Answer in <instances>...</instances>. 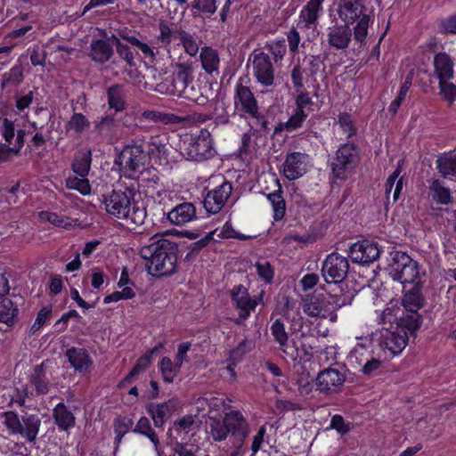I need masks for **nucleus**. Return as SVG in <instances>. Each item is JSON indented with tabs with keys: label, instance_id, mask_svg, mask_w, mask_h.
I'll use <instances>...</instances> for the list:
<instances>
[{
	"label": "nucleus",
	"instance_id": "f257e3e1",
	"mask_svg": "<svg viewBox=\"0 0 456 456\" xmlns=\"http://www.w3.org/2000/svg\"><path fill=\"white\" fill-rule=\"evenodd\" d=\"M177 244L167 239H151V243L142 246L140 256L145 260V268L154 277L171 275L177 263Z\"/></svg>",
	"mask_w": 456,
	"mask_h": 456
},
{
	"label": "nucleus",
	"instance_id": "f03ea898",
	"mask_svg": "<svg viewBox=\"0 0 456 456\" xmlns=\"http://www.w3.org/2000/svg\"><path fill=\"white\" fill-rule=\"evenodd\" d=\"M102 203L108 214L123 220L131 230L142 225L145 221V208L131 202L130 191L114 190L103 196Z\"/></svg>",
	"mask_w": 456,
	"mask_h": 456
},
{
	"label": "nucleus",
	"instance_id": "7ed1b4c3",
	"mask_svg": "<svg viewBox=\"0 0 456 456\" xmlns=\"http://www.w3.org/2000/svg\"><path fill=\"white\" fill-rule=\"evenodd\" d=\"M250 432L249 425L240 411H231L223 419L209 417L208 434L215 442H245Z\"/></svg>",
	"mask_w": 456,
	"mask_h": 456
},
{
	"label": "nucleus",
	"instance_id": "20e7f679",
	"mask_svg": "<svg viewBox=\"0 0 456 456\" xmlns=\"http://www.w3.org/2000/svg\"><path fill=\"white\" fill-rule=\"evenodd\" d=\"M352 294L342 297L331 296V293H320L306 297L303 299V312L311 317H320L336 322V311L352 304Z\"/></svg>",
	"mask_w": 456,
	"mask_h": 456
},
{
	"label": "nucleus",
	"instance_id": "39448f33",
	"mask_svg": "<svg viewBox=\"0 0 456 456\" xmlns=\"http://www.w3.org/2000/svg\"><path fill=\"white\" fill-rule=\"evenodd\" d=\"M180 151L187 159L197 162L208 160L216 154L213 138L207 129H201L198 134L186 135Z\"/></svg>",
	"mask_w": 456,
	"mask_h": 456
},
{
	"label": "nucleus",
	"instance_id": "423d86ee",
	"mask_svg": "<svg viewBox=\"0 0 456 456\" xmlns=\"http://www.w3.org/2000/svg\"><path fill=\"white\" fill-rule=\"evenodd\" d=\"M193 67L191 62H176L173 65L171 79L157 84L156 90L171 96L181 94L193 82Z\"/></svg>",
	"mask_w": 456,
	"mask_h": 456
},
{
	"label": "nucleus",
	"instance_id": "0eeeda50",
	"mask_svg": "<svg viewBox=\"0 0 456 456\" xmlns=\"http://www.w3.org/2000/svg\"><path fill=\"white\" fill-rule=\"evenodd\" d=\"M360 160L358 146L347 142L342 144L331 163L333 175L338 179H345L348 172L355 168Z\"/></svg>",
	"mask_w": 456,
	"mask_h": 456
},
{
	"label": "nucleus",
	"instance_id": "6e6552de",
	"mask_svg": "<svg viewBox=\"0 0 456 456\" xmlns=\"http://www.w3.org/2000/svg\"><path fill=\"white\" fill-rule=\"evenodd\" d=\"M142 141V138L136 137L134 144L125 147L116 161L128 177H132L137 173L143 175V172L140 171L145 152L144 146L141 143Z\"/></svg>",
	"mask_w": 456,
	"mask_h": 456
},
{
	"label": "nucleus",
	"instance_id": "1a4fd4ad",
	"mask_svg": "<svg viewBox=\"0 0 456 456\" xmlns=\"http://www.w3.org/2000/svg\"><path fill=\"white\" fill-rule=\"evenodd\" d=\"M348 271L347 258L332 252L322 263V275L327 283H341L346 278Z\"/></svg>",
	"mask_w": 456,
	"mask_h": 456
},
{
	"label": "nucleus",
	"instance_id": "9d476101",
	"mask_svg": "<svg viewBox=\"0 0 456 456\" xmlns=\"http://www.w3.org/2000/svg\"><path fill=\"white\" fill-rule=\"evenodd\" d=\"M252 70L256 81L263 86L268 87L274 85L275 67L269 53L255 51L252 53Z\"/></svg>",
	"mask_w": 456,
	"mask_h": 456
},
{
	"label": "nucleus",
	"instance_id": "9b49d317",
	"mask_svg": "<svg viewBox=\"0 0 456 456\" xmlns=\"http://www.w3.org/2000/svg\"><path fill=\"white\" fill-rule=\"evenodd\" d=\"M235 112L241 118L257 117V101L248 86L239 83L234 94Z\"/></svg>",
	"mask_w": 456,
	"mask_h": 456
},
{
	"label": "nucleus",
	"instance_id": "f8f14e48",
	"mask_svg": "<svg viewBox=\"0 0 456 456\" xmlns=\"http://www.w3.org/2000/svg\"><path fill=\"white\" fill-rule=\"evenodd\" d=\"M345 380V375L338 370L328 368L317 375L316 389L324 394H336L342 389Z\"/></svg>",
	"mask_w": 456,
	"mask_h": 456
},
{
	"label": "nucleus",
	"instance_id": "ddd939ff",
	"mask_svg": "<svg viewBox=\"0 0 456 456\" xmlns=\"http://www.w3.org/2000/svg\"><path fill=\"white\" fill-rule=\"evenodd\" d=\"M230 295L236 308L239 310V316L235 322L241 324L249 316L251 311L255 310L257 301L250 297L248 289L243 285L234 286L231 289Z\"/></svg>",
	"mask_w": 456,
	"mask_h": 456
},
{
	"label": "nucleus",
	"instance_id": "4468645a",
	"mask_svg": "<svg viewBox=\"0 0 456 456\" xmlns=\"http://www.w3.org/2000/svg\"><path fill=\"white\" fill-rule=\"evenodd\" d=\"M380 255L377 242L363 240L354 243L348 251V256L354 263L369 264L375 261Z\"/></svg>",
	"mask_w": 456,
	"mask_h": 456
},
{
	"label": "nucleus",
	"instance_id": "2eb2a0df",
	"mask_svg": "<svg viewBox=\"0 0 456 456\" xmlns=\"http://www.w3.org/2000/svg\"><path fill=\"white\" fill-rule=\"evenodd\" d=\"M232 191V185L228 181L209 191L205 196L203 204L206 211L210 214L218 213L225 205Z\"/></svg>",
	"mask_w": 456,
	"mask_h": 456
},
{
	"label": "nucleus",
	"instance_id": "dca6fc26",
	"mask_svg": "<svg viewBox=\"0 0 456 456\" xmlns=\"http://www.w3.org/2000/svg\"><path fill=\"white\" fill-rule=\"evenodd\" d=\"M409 340L407 332L403 329H395V330H387L382 334L379 346L383 350H387L391 355L399 354L406 346Z\"/></svg>",
	"mask_w": 456,
	"mask_h": 456
},
{
	"label": "nucleus",
	"instance_id": "f3484780",
	"mask_svg": "<svg viewBox=\"0 0 456 456\" xmlns=\"http://www.w3.org/2000/svg\"><path fill=\"white\" fill-rule=\"evenodd\" d=\"M65 355L76 371L84 374L91 371L94 362L86 349L72 346L66 351Z\"/></svg>",
	"mask_w": 456,
	"mask_h": 456
},
{
	"label": "nucleus",
	"instance_id": "a211bd4d",
	"mask_svg": "<svg viewBox=\"0 0 456 456\" xmlns=\"http://www.w3.org/2000/svg\"><path fill=\"white\" fill-rule=\"evenodd\" d=\"M363 0H339L338 13L346 24H353L361 18L365 10Z\"/></svg>",
	"mask_w": 456,
	"mask_h": 456
},
{
	"label": "nucleus",
	"instance_id": "6ab92c4d",
	"mask_svg": "<svg viewBox=\"0 0 456 456\" xmlns=\"http://www.w3.org/2000/svg\"><path fill=\"white\" fill-rule=\"evenodd\" d=\"M306 157L301 152H292L286 156L283 163V174L289 180L297 179L305 173Z\"/></svg>",
	"mask_w": 456,
	"mask_h": 456
},
{
	"label": "nucleus",
	"instance_id": "aec40b11",
	"mask_svg": "<svg viewBox=\"0 0 456 456\" xmlns=\"http://www.w3.org/2000/svg\"><path fill=\"white\" fill-rule=\"evenodd\" d=\"M324 0H310L300 12L297 27L299 28H309L315 26L322 12Z\"/></svg>",
	"mask_w": 456,
	"mask_h": 456
},
{
	"label": "nucleus",
	"instance_id": "412c9836",
	"mask_svg": "<svg viewBox=\"0 0 456 456\" xmlns=\"http://www.w3.org/2000/svg\"><path fill=\"white\" fill-rule=\"evenodd\" d=\"M113 55V46L109 40L94 39L89 47L88 56L96 63L103 64Z\"/></svg>",
	"mask_w": 456,
	"mask_h": 456
},
{
	"label": "nucleus",
	"instance_id": "4be33fe9",
	"mask_svg": "<svg viewBox=\"0 0 456 456\" xmlns=\"http://www.w3.org/2000/svg\"><path fill=\"white\" fill-rule=\"evenodd\" d=\"M195 217V207L190 202L181 203L167 213V219L175 225H183Z\"/></svg>",
	"mask_w": 456,
	"mask_h": 456
},
{
	"label": "nucleus",
	"instance_id": "5701e85b",
	"mask_svg": "<svg viewBox=\"0 0 456 456\" xmlns=\"http://www.w3.org/2000/svg\"><path fill=\"white\" fill-rule=\"evenodd\" d=\"M159 34L156 36V42L159 47H168L174 39L179 38V33L183 29L177 28L173 22H167L165 20H159L158 23Z\"/></svg>",
	"mask_w": 456,
	"mask_h": 456
},
{
	"label": "nucleus",
	"instance_id": "b1692460",
	"mask_svg": "<svg viewBox=\"0 0 456 456\" xmlns=\"http://www.w3.org/2000/svg\"><path fill=\"white\" fill-rule=\"evenodd\" d=\"M345 24L329 28V44L336 49H345L349 45L352 37V29Z\"/></svg>",
	"mask_w": 456,
	"mask_h": 456
},
{
	"label": "nucleus",
	"instance_id": "393cba45",
	"mask_svg": "<svg viewBox=\"0 0 456 456\" xmlns=\"http://www.w3.org/2000/svg\"><path fill=\"white\" fill-rule=\"evenodd\" d=\"M413 259L403 251L395 250L390 252V256L387 264V273L389 276L395 281L400 273L411 264Z\"/></svg>",
	"mask_w": 456,
	"mask_h": 456
},
{
	"label": "nucleus",
	"instance_id": "a878e982",
	"mask_svg": "<svg viewBox=\"0 0 456 456\" xmlns=\"http://www.w3.org/2000/svg\"><path fill=\"white\" fill-rule=\"evenodd\" d=\"M53 418L58 428L67 431L76 425V418L63 402L59 403L53 410Z\"/></svg>",
	"mask_w": 456,
	"mask_h": 456
},
{
	"label": "nucleus",
	"instance_id": "bb28decb",
	"mask_svg": "<svg viewBox=\"0 0 456 456\" xmlns=\"http://www.w3.org/2000/svg\"><path fill=\"white\" fill-rule=\"evenodd\" d=\"M421 282H416L405 292L402 300L405 311L418 312L421 307H423L425 298L421 293Z\"/></svg>",
	"mask_w": 456,
	"mask_h": 456
},
{
	"label": "nucleus",
	"instance_id": "cd10ccee",
	"mask_svg": "<svg viewBox=\"0 0 456 456\" xmlns=\"http://www.w3.org/2000/svg\"><path fill=\"white\" fill-rule=\"evenodd\" d=\"M270 330L274 340L279 344L280 349L292 359L296 358L295 351L289 346V335L284 323L277 319L273 322Z\"/></svg>",
	"mask_w": 456,
	"mask_h": 456
},
{
	"label": "nucleus",
	"instance_id": "c85d7f7f",
	"mask_svg": "<svg viewBox=\"0 0 456 456\" xmlns=\"http://www.w3.org/2000/svg\"><path fill=\"white\" fill-rule=\"evenodd\" d=\"M142 118L163 125L182 124L190 120L189 117H179L173 113H166L159 110H144L142 113Z\"/></svg>",
	"mask_w": 456,
	"mask_h": 456
},
{
	"label": "nucleus",
	"instance_id": "c756f323",
	"mask_svg": "<svg viewBox=\"0 0 456 456\" xmlns=\"http://www.w3.org/2000/svg\"><path fill=\"white\" fill-rule=\"evenodd\" d=\"M435 74L439 81L448 80L453 75V63L448 54L439 53L434 57Z\"/></svg>",
	"mask_w": 456,
	"mask_h": 456
},
{
	"label": "nucleus",
	"instance_id": "7c9ffc66",
	"mask_svg": "<svg viewBox=\"0 0 456 456\" xmlns=\"http://www.w3.org/2000/svg\"><path fill=\"white\" fill-rule=\"evenodd\" d=\"M40 426L41 419L37 415L25 414L21 418V431L20 435L28 442L33 443L37 439Z\"/></svg>",
	"mask_w": 456,
	"mask_h": 456
},
{
	"label": "nucleus",
	"instance_id": "2f4dec72",
	"mask_svg": "<svg viewBox=\"0 0 456 456\" xmlns=\"http://www.w3.org/2000/svg\"><path fill=\"white\" fill-rule=\"evenodd\" d=\"M147 411L152 418L155 427L161 428L170 418L173 411V405L169 403H152L148 405Z\"/></svg>",
	"mask_w": 456,
	"mask_h": 456
},
{
	"label": "nucleus",
	"instance_id": "473e14b6",
	"mask_svg": "<svg viewBox=\"0 0 456 456\" xmlns=\"http://www.w3.org/2000/svg\"><path fill=\"white\" fill-rule=\"evenodd\" d=\"M401 172V164L398 162L396 168L388 176L385 184V194L387 200H389L391 194L394 202L399 199L401 191L403 189V178H399Z\"/></svg>",
	"mask_w": 456,
	"mask_h": 456
},
{
	"label": "nucleus",
	"instance_id": "72a5a7b5",
	"mask_svg": "<svg viewBox=\"0 0 456 456\" xmlns=\"http://www.w3.org/2000/svg\"><path fill=\"white\" fill-rule=\"evenodd\" d=\"M436 168L444 178L456 177V154H442L436 160Z\"/></svg>",
	"mask_w": 456,
	"mask_h": 456
},
{
	"label": "nucleus",
	"instance_id": "f704fd0d",
	"mask_svg": "<svg viewBox=\"0 0 456 456\" xmlns=\"http://www.w3.org/2000/svg\"><path fill=\"white\" fill-rule=\"evenodd\" d=\"M200 58L202 69L208 73L218 72L219 56L216 50L208 46L201 47Z\"/></svg>",
	"mask_w": 456,
	"mask_h": 456
},
{
	"label": "nucleus",
	"instance_id": "c9c22d12",
	"mask_svg": "<svg viewBox=\"0 0 456 456\" xmlns=\"http://www.w3.org/2000/svg\"><path fill=\"white\" fill-rule=\"evenodd\" d=\"M422 319L416 311H405L397 318V329H403L407 334H413L421 325Z\"/></svg>",
	"mask_w": 456,
	"mask_h": 456
},
{
	"label": "nucleus",
	"instance_id": "e433bc0d",
	"mask_svg": "<svg viewBox=\"0 0 456 456\" xmlns=\"http://www.w3.org/2000/svg\"><path fill=\"white\" fill-rule=\"evenodd\" d=\"M429 196L437 204L447 205L452 198L449 188L444 185V183L438 179L432 180L429 184Z\"/></svg>",
	"mask_w": 456,
	"mask_h": 456
},
{
	"label": "nucleus",
	"instance_id": "4c0bfd02",
	"mask_svg": "<svg viewBox=\"0 0 456 456\" xmlns=\"http://www.w3.org/2000/svg\"><path fill=\"white\" fill-rule=\"evenodd\" d=\"M29 382L34 386L37 395H46L49 391V381L46 378L44 363L36 365L29 377Z\"/></svg>",
	"mask_w": 456,
	"mask_h": 456
},
{
	"label": "nucleus",
	"instance_id": "58836bf2",
	"mask_svg": "<svg viewBox=\"0 0 456 456\" xmlns=\"http://www.w3.org/2000/svg\"><path fill=\"white\" fill-rule=\"evenodd\" d=\"M18 308L13 302L8 298L4 297L0 301V322L12 327L17 321Z\"/></svg>",
	"mask_w": 456,
	"mask_h": 456
},
{
	"label": "nucleus",
	"instance_id": "ea45409f",
	"mask_svg": "<svg viewBox=\"0 0 456 456\" xmlns=\"http://www.w3.org/2000/svg\"><path fill=\"white\" fill-rule=\"evenodd\" d=\"M91 151L77 152L72 161L71 167L74 173L81 177H86L91 167Z\"/></svg>",
	"mask_w": 456,
	"mask_h": 456
},
{
	"label": "nucleus",
	"instance_id": "a19ab883",
	"mask_svg": "<svg viewBox=\"0 0 456 456\" xmlns=\"http://www.w3.org/2000/svg\"><path fill=\"white\" fill-rule=\"evenodd\" d=\"M147 144L149 154L158 158H162L167 155V138L165 134L151 135Z\"/></svg>",
	"mask_w": 456,
	"mask_h": 456
},
{
	"label": "nucleus",
	"instance_id": "79ce46f5",
	"mask_svg": "<svg viewBox=\"0 0 456 456\" xmlns=\"http://www.w3.org/2000/svg\"><path fill=\"white\" fill-rule=\"evenodd\" d=\"M108 103L110 109L115 111H121L126 108L125 94L123 87L119 85L111 86L108 91Z\"/></svg>",
	"mask_w": 456,
	"mask_h": 456
},
{
	"label": "nucleus",
	"instance_id": "37998d69",
	"mask_svg": "<svg viewBox=\"0 0 456 456\" xmlns=\"http://www.w3.org/2000/svg\"><path fill=\"white\" fill-rule=\"evenodd\" d=\"M179 41L182 45L184 52L194 57L200 51V40L195 35L191 34L190 32L183 30L179 33Z\"/></svg>",
	"mask_w": 456,
	"mask_h": 456
},
{
	"label": "nucleus",
	"instance_id": "c03bdc74",
	"mask_svg": "<svg viewBox=\"0 0 456 456\" xmlns=\"http://www.w3.org/2000/svg\"><path fill=\"white\" fill-rule=\"evenodd\" d=\"M281 193L282 191L279 187V189L276 191L269 193L267 195V199L269 200L273 207V219L275 221L281 220L286 213V203Z\"/></svg>",
	"mask_w": 456,
	"mask_h": 456
},
{
	"label": "nucleus",
	"instance_id": "a18cd8bd",
	"mask_svg": "<svg viewBox=\"0 0 456 456\" xmlns=\"http://www.w3.org/2000/svg\"><path fill=\"white\" fill-rule=\"evenodd\" d=\"M419 266L417 261L413 260L411 264L408 265V266L400 273V276H397L395 281H400L402 284H412L414 285L416 282H420L419 281Z\"/></svg>",
	"mask_w": 456,
	"mask_h": 456
},
{
	"label": "nucleus",
	"instance_id": "49530a36",
	"mask_svg": "<svg viewBox=\"0 0 456 456\" xmlns=\"http://www.w3.org/2000/svg\"><path fill=\"white\" fill-rule=\"evenodd\" d=\"M181 366H177L168 357H163L159 362V368L161 370L163 380L167 383L174 381L175 377L177 375Z\"/></svg>",
	"mask_w": 456,
	"mask_h": 456
},
{
	"label": "nucleus",
	"instance_id": "de8ad7c7",
	"mask_svg": "<svg viewBox=\"0 0 456 456\" xmlns=\"http://www.w3.org/2000/svg\"><path fill=\"white\" fill-rule=\"evenodd\" d=\"M4 419V425L8 429L10 435H20L21 431V419L15 411H8L1 413Z\"/></svg>",
	"mask_w": 456,
	"mask_h": 456
},
{
	"label": "nucleus",
	"instance_id": "09e8293b",
	"mask_svg": "<svg viewBox=\"0 0 456 456\" xmlns=\"http://www.w3.org/2000/svg\"><path fill=\"white\" fill-rule=\"evenodd\" d=\"M264 50V52L269 53V56L272 55L274 63H278L283 59L287 52V45L284 39L277 40L265 45Z\"/></svg>",
	"mask_w": 456,
	"mask_h": 456
},
{
	"label": "nucleus",
	"instance_id": "8fccbe9b",
	"mask_svg": "<svg viewBox=\"0 0 456 456\" xmlns=\"http://www.w3.org/2000/svg\"><path fill=\"white\" fill-rule=\"evenodd\" d=\"M358 363L361 366V371L366 376L374 375L383 365V361L376 358L373 355L366 357L365 359H358Z\"/></svg>",
	"mask_w": 456,
	"mask_h": 456
},
{
	"label": "nucleus",
	"instance_id": "3c124183",
	"mask_svg": "<svg viewBox=\"0 0 456 456\" xmlns=\"http://www.w3.org/2000/svg\"><path fill=\"white\" fill-rule=\"evenodd\" d=\"M134 432L140 433L147 436L153 443L155 448L157 449L159 443V437L155 431L152 429L148 418L141 417L134 429Z\"/></svg>",
	"mask_w": 456,
	"mask_h": 456
},
{
	"label": "nucleus",
	"instance_id": "603ef678",
	"mask_svg": "<svg viewBox=\"0 0 456 456\" xmlns=\"http://www.w3.org/2000/svg\"><path fill=\"white\" fill-rule=\"evenodd\" d=\"M112 41L113 44L116 46V50L119 57L124 60L126 64L130 67L134 66V55L131 50V48L126 45L123 44L118 37L115 36H112Z\"/></svg>",
	"mask_w": 456,
	"mask_h": 456
},
{
	"label": "nucleus",
	"instance_id": "864d4df0",
	"mask_svg": "<svg viewBox=\"0 0 456 456\" xmlns=\"http://www.w3.org/2000/svg\"><path fill=\"white\" fill-rule=\"evenodd\" d=\"M90 125L89 120L81 113H74L66 125L67 130L82 133Z\"/></svg>",
	"mask_w": 456,
	"mask_h": 456
},
{
	"label": "nucleus",
	"instance_id": "5fc2aeb1",
	"mask_svg": "<svg viewBox=\"0 0 456 456\" xmlns=\"http://www.w3.org/2000/svg\"><path fill=\"white\" fill-rule=\"evenodd\" d=\"M66 186L69 189L77 190L80 193L86 195L90 193L91 186L86 177L69 176L66 179Z\"/></svg>",
	"mask_w": 456,
	"mask_h": 456
},
{
	"label": "nucleus",
	"instance_id": "6e6d98bb",
	"mask_svg": "<svg viewBox=\"0 0 456 456\" xmlns=\"http://www.w3.org/2000/svg\"><path fill=\"white\" fill-rule=\"evenodd\" d=\"M2 86L9 85L19 86L23 81V73L20 66L12 68L8 72L2 76Z\"/></svg>",
	"mask_w": 456,
	"mask_h": 456
},
{
	"label": "nucleus",
	"instance_id": "4d7b16f0",
	"mask_svg": "<svg viewBox=\"0 0 456 456\" xmlns=\"http://www.w3.org/2000/svg\"><path fill=\"white\" fill-rule=\"evenodd\" d=\"M178 97H183L196 102L199 105H205L208 102V97L203 95L200 89H196L193 85L188 86L181 94H177Z\"/></svg>",
	"mask_w": 456,
	"mask_h": 456
},
{
	"label": "nucleus",
	"instance_id": "13d9d810",
	"mask_svg": "<svg viewBox=\"0 0 456 456\" xmlns=\"http://www.w3.org/2000/svg\"><path fill=\"white\" fill-rule=\"evenodd\" d=\"M216 0H193L191 7L192 9L197 10L200 13L211 16L216 11Z\"/></svg>",
	"mask_w": 456,
	"mask_h": 456
},
{
	"label": "nucleus",
	"instance_id": "bf43d9fd",
	"mask_svg": "<svg viewBox=\"0 0 456 456\" xmlns=\"http://www.w3.org/2000/svg\"><path fill=\"white\" fill-rule=\"evenodd\" d=\"M133 425V421L131 419L127 418H118L114 421V431L116 433V443L119 444L122 440V437L129 430L130 427Z\"/></svg>",
	"mask_w": 456,
	"mask_h": 456
},
{
	"label": "nucleus",
	"instance_id": "052dcab7",
	"mask_svg": "<svg viewBox=\"0 0 456 456\" xmlns=\"http://www.w3.org/2000/svg\"><path fill=\"white\" fill-rule=\"evenodd\" d=\"M256 273L260 279L266 283H271L273 279V269L271 264L266 260L257 261L256 263Z\"/></svg>",
	"mask_w": 456,
	"mask_h": 456
},
{
	"label": "nucleus",
	"instance_id": "680f3d73",
	"mask_svg": "<svg viewBox=\"0 0 456 456\" xmlns=\"http://www.w3.org/2000/svg\"><path fill=\"white\" fill-rule=\"evenodd\" d=\"M308 70L311 77H315L318 73L325 71L324 56L310 55L308 58Z\"/></svg>",
	"mask_w": 456,
	"mask_h": 456
},
{
	"label": "nucleus",
	"instance_id": "e2e57ef3",
	"mask_svg": "<svg viewBox=\"0 0 456 456\" xmlns=\"http://www.w3.org/2000/svg\"><path fill=\"white\" fill-rule=\"evenodd\" d=\"M358 20H359L354 29V36L356 41L363 42L367 37L370 16L368 14L362 15Z\"/></svg>",
	"mask_w": 456,
	"mask_h": 456
},
{
	"label": "nucleus",
	"instance_id": "0e129e2a",
	"mask_svg": "<svg viewBox=\"0 0 456 456\" xmlns=\"http://www.w3.org/2000/svg\"><path fill=\"white\" fill-rule=\"evenodd\" d=\"M251 349V343L244 339L240 344L230 352V360L233 364L240 362L242 357Z\"/></svg>",
	"mask_w": 456,
	"mask_h": 456
},
{
	"label": "nucleus",
	"instance_id": "69168bd1",
	"mask_svg": "<svg viewBox=\"0 0 456 456\" xmlns=\"http://www.w3.org/2000/svg\"><path fill=\"white\" fill-rule=\"evenodd\" d=\"M121 37L130 43L132 45L137 47L139 50L142 51V53L144 54L145 57H155V53L153 49L149 46L147 44L141 42L137 37L134 36H124L122 35Z\"/></svg>",
	"mask_w": 456,
	"mask_h": 456
},
{
	"label": "nucleus",
	"instance_id": "338daca9",
	"mask_svg": "<svg viewBox=\"0 0 456 456\" xmlns=\"http://www.w3.org/2000/svg\"><path fill=\"white\" fill-rule=\"evenodd\" d=\"M306 117L307 114L305 113L304 110H297L296 113L292 115L286 123H284L285 128L288 131H293L300 127Z\"/></svg>",
	"mask_w": 456,
	"mask_h": 456
},
{
	"label": "nucleus",
	"instance_id": "774afa93",
	"mask_svg": "<svg viewBox=\"0 0 456 456\" xmlns=\"http://www.w3.org/2000/svg\"><path fill=\"white\" fill-rule=\"evenodd\" d=\"M439 86L441 94L445 100L450 102L456 100V86L452 83H448L447 80H441L439 81Z\"/></svg>",
	"mask_w": 456,
	"mask_h": 456
}]
</instances>
